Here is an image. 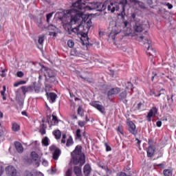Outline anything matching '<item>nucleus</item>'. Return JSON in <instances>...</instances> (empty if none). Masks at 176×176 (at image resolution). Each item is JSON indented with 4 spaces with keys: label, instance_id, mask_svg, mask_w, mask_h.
<instances>
[{
    "label": "nucleus",
    "instance_id": "1",
    "mask_svg": "<svg viewBox=\"0 0 176 176\" xmlns=\"http://www.w3.org/2000/svg\"><path fill=\"white\" fill-rule=\"evenodd\" d=\"M127 5V0H122L120 3L106 1L104 3L90 2L89 0H78L73 3L72 8L63 12H58L55 16L56 19L61 21L63 28L69 35L76 34L81 35V41L84 45H89V37L87 34L93 26L91 19L89 15L85 14L86 10H97L102 12L107 9L111 13L118 12L120 6L122 8V12Z\"/></svg>",
    "mask_w": 176,
    "mask_h": 176
},
{
    "label": "nucleus",
    "instance_id": "2",
    "mask_svg": "<svg viewBox=\"0 0 176 176\" xmlns=\"http://www.w3.org/2000/svg\"><path fill=\"white\" fill-rule=\"evenodd\" d=\"M122 28L123 29L126 36H133L131 23L127 21H125L121 23H116V25L112 28L110 33V36H111L112 39H115V38H116V35H118V34H120L122 32Z\"/></svg>",
    "mask_w": 176,
    "mask_h": 176
},
{
    "label": "nucleus",
    "instance_id": "3",
    "mask_svg": "<svg viewBox=\"0 0 176 176\" xmlns=\"http://www.w3.org/2000/svg\"><path fill=\"white\" fill-rule=\"evenodd\" d=\"M41 71H45L47 72L48 78L46 74H44L45 78V86L46 90H50L53 87V85H56V82H57L56 80V73H54V70L45 66L42 67Z\"/></svg>",
    "mask_w": 176,
    "mask_h": 176
},
{
    "label": "nucleus",
    "instance_id": "4",
    "mask_svg": "<svg viewBox=\"0 0 176 176\" xmlns=\"http://www.w3.org/2000/svg\"><path fill=\"white\" fill-rule=\"evenodd\" d=\"M74 164H80L82 166L86 163V156L82 153V146H77L75 150L72 153Z\"/></svg>",
    "mask_w": 176,
    "mask_h": 176
},
{
    "label": "nucleus",
    "instance_id": "5",
    "mask_svg": "<svg viewBox=\"0 0 176 176\" xmlns=\"http://www.w3.org/2000/svg\"><path fill=\"white\" fill-rule=\"evenodd\" d=\"M133 30L134 32H137L138 34H140V32H142V31L145 30H149V23H141L136 21L135 22V24L133 25Z\"/></svg>",
    "mask_w": 176,
    "mask_h": 176
},
{
    "label": "nucleus",
    "instance_id": "6",
    "mask_svg": "<svg viewBox=\"0 0 176 176\" xmlns=\"http://www.w3.org/2000/svg\"><path fill=\"white\" fill-rule=\"evenodd\" d=\"M152 42L148 38H144V45H147L146 54L150 56L152 60L153 57H156V50L151 47Z\"/></svg>",
    "mask_w": 176,
    "mask_h": 176
},
{
    "label": "nucleus",
    "instance_id": "7",
    "mask_svg": "<svg viewBox=\"0 0 176 176\" xmlns=\"http://www.w3.org/2000/svg\"><path fill=\"white\" fill-rule=\"evenodd\" d=\"M157 108L156 107H153L152 109H151L146 116V119L147 122H152V118H155L157 115Z\"/></svg>",
    "mask_w": 176,
    "mask_h": 176
},
{
    "label": "nucleus",
    "instance_id": "8",
    "mask_svg": "<svg viewBox=\"0 0 176 176\" xmlns=\"http://www.w3.org/2000/svg\"><path fill=\"white\" fill-rule=\"evenodd\" d=\"M155 141L153 140H149L148 142V148L147 150V157H153V155H155V148L153 147V144Z\"/></svg>",
    "mask_w": 176,
    "mask_h": 176
},
{
    "label": "nucleus",
    "instance_id": "9",
    "mask_svg": "<svg viewBox=\"0 0 176 176\" xmlns=\"http://www.w3.org/2000/svg\"><path fill=\"white\" fill-rule=\"evenodd\" d=\"M50 150L51 152H54L53 159L54 160H58V157H60V155H61V151H60L59 148H57L56 145L54 144L50 147Z\"/></svg>",
    "mask_w": 176,
    "mask_h": 176
},
{
    "label": "nucleus",
    "instance_id": "10",
    "mask_svg": "<svg viewBox=\"0 0 176 176\" xmlns=\"http://www.w3.org/2000/svg\"><path fill=\"white\" fill-rule=\"evenodd\" d=\"M127 125L129 126V131L131 134H133V135H137V134H138V131L137 130L135 123L132 121H128Z\"/></svg>",
    "mask_w": 176,
    "mask_h": 176
},
{
    "label": "nucleus",
    "instance_id": "11",
    "mask_svg": "<svg viewBox=\"0 0 176 176\" xmlns=\"http://www.w3.org/2000/svg\"><path fill=\"white\" fill-rule=\"evenodd\" d=\"M91 107H94V108H96L99 112L102 113L103 115H105V107L102 106V104H98V102H92L91 103Z\"/></svg>",
    "mask_w": 176,
    "mask_h": 176
},
{
    "label": "nucleus",
    "instance_id": "12",
    "mask_svg": "<svg viewBox=\"0 0 176 176\" xmlns=\"http://www.w3.org/2000/svg\"><path fill=\"white\" fill-rule=\"evenodd\" d=\"M6 174L10 176H19V173H17V170L16 168L13 166H9L6 168Z\"/></svg>",
    "mask_w": 176,
    "mask_h": 176
},
{
    "label": "nucleus",
    "instance_id": "13",
    "mask_svg": "<svg viewBox=\"0 0 176 176\" xmlns=\"http://www.w3.org/2000/svg\"><path fill=\"white\" fill-rule=\"evenodd\" d=\"M50 118H52V116H48L47 120L50 126H57V124H58V122H60V120H58V118H57V116L54 114H52V120L51 122Z\"/></svg>",
    "mask_w": 176,
    "mask_h": 176
},
{
    "label": "nucleus",
    "instance_id": "14",
    "mask_svg": "<svg viewBox=\"0 0 176 176\" xmlns=\"http://www.w3.org/2000/svg\"><path fill=\"white\" fill-rule=\"evenodd\" d=\"M127 91L126 90L121 89V91L118 94V99L120 101H122L124 104H127Z\"/></svg>",
    "mask_w": 176,
    "mask_h": 176
},
{
    "label": "nucleus",
    "instance_id": "15",
    "mask_svg": "<svg viewBox=\"0 0 176 176\" xmlns=\"http://www.w3.org/2000/svg\"><path fill=\"white\" fill-rule=\"evenodd\" d=\"M49 91H50V90H46L45 88V93L48 100H50V102H55L57 95L53 92L49 93Z\"/></svg>",
    "mask_w": 176,
    "mask_h": 176
},
{
    "label": "nucleus",
    "instance_id": "16",
    "mask_svg": "<svg viewBox=\"0 0 176 176\" xmlns=\"http://www.w3.org/2000/svg\"><path fill=\"white\" fill-rule=\"evenodd\" d=\"M122 91V89L120 87L112 88L107 92L108 97H112V96H116Z\"/></svg>",
    "mask_w": 176,
    "mask_h": 176
},
{
    "label": "nucleus",
    "instance_id": "17",
    "mask_svg": "<svg viewBox=\"0 0 176 176\" xmlns=\"http://www.w3.org/2000/svg\"><path fill=\"white\" fill-rule=\"evenodd\" d=\"M50 32H49L50 36H53L54 38H56L57 36V34H58V29L57 27L54 25H51L50 27Z\"/></svg>",
    "mask_w": 176,
    "mask_h": 176
},
{
    "label": "nucleus",
    "instance_id": "18",
    "mask_svg": "<svg viewBox=\"0 0 176 176\" xmlns=\"http://www.w3.org/2000/svg\"><path fill=\"white\" fill-rule=\"evenodd\" d=\"M14 146L19 153H23V152H24V148L23 147V145L21 144V143L19 142H15Z\"/></svg>",
    "mask_w": 176,
    "mask_h": 176
},
{
    "label": "nucleus",
    "instance_id": "19",
    "mask_svg": "<svg viewBox=\"0 0 176 176\" xmlns=\"http://www.w3.org/2000/svg\"><path fill=\"white\" fill-rule=\"evenodd\" d=\"M83 173L85 176L90 175V173H91V166L89 164H85L83 168Z\"/></svg>",
    "mask_w": 176,
    "mask_h": 176
},
{
    "label": "nucleus",
    "instance_id": "20",
    "mask_svg": "<svg viewBox=\"0 0 176 176\" xmlns=\"http://www.w3.org/2000/svg\"><path fill=\"white\" fill-rule=\"evenodd\" d=\"M21 90L23 91V94L24 95L27 94V93H32V91H34V88L31 86L25 87L23 86L21 87Z\"/></svg>",
    "mask_w": 176,
    "mask_h": 176
},
{
    "label": "nucleus",
    "instance_id": "21",
    "mask_svg": "<svg viewBox=\"0 0 176 176\" xmlns=\"http://www.w3.org/2000/svg\"><path fill=\"white\" fill-rule=\"evenodd\" d=\"M130 2L134 3L135 6H139L140 9H145V4H144V3H142V1H140L138 0H130Z\"/></svg>",
    "mask_w": 176,
    "mask_h": 176
},
{
    "label": "nucleus",
    "instance_id": "22",
    "mask_svg": "<svg viewBox=\"0 0 176 176\" xmlns=\"http://www.w3.org/2000/svg\"><path fill=\"white\" fill-rule=\"evenodd\" d=\"M75 140L77 141H82V131L80 129H78L76 131Z\"/></svg>",
    "mask_w": 176,
    "mask_h": 176
},
{
    "label": "nucleus",
    "instance_id": "23",
    "mask_svg": "<svg viewBox=\"0 0 176 176\" xmlns=\"http://www.w3.org/2000/svg\"><path fill=\"white\" fill-rule=\"evenodd\" d=\"M74 173L76 176H82V166H74Z\"/></svg>",
    "mask_w": 176,
    "mask_h": 176
},
{
    "label": "nucleus",
    "instance_id": "24",
    "mask_svg": "<svg viewBox=\"0 0 176 176\" xmlns=\"http://www.w3.org/2000/svg\"><path fill=\"white\" fill-rule=\"evenodd\" d=\"M52 134H53V135H54L56 140H60V138H61V131L60 130H58V129L54 130L52 132Z\"/></svg>",
    "mask_w": 176,
    "mask_h": 176
},
{
    "label": "nucleus",
    "instance_id": "25",
    "mask_svg": "<svg viewBox=\"0 0 176 176\" xmlns=\"http://www.w3.org/2000/svg\"><path fill=\"white\" fill-rule=\"evenodd\" d=\"M72 145H74V139L72 138V136H69L66 142V146H72Z\"/></svg>",
    "mask_w": 176,
    "mask_h": 176
},
{
    "label": "nucleus",
    "instance_id": "26",
    "mask_svg": "<svg viewBox=\"0 0 176 176\" xmlns=\"http://www.w3.org/2000/svg\"><path fill=\"white\" fill-rule=\"evenodd\" d=\"M12 131H19V130H20V125H19V124H17L16 122H12Z\"/></svg>",
    "mask_w": 176,
    "mask_h": 176
},
{
    "label": "nucleus",
    "instance_id": "27",
    "mask_svg": "<svg viewBox=\"0 0 176 176\" xmlns=\"http://www.w3.org/2000/svg\"><path fill=\"white\" fill-rule=\"evenodd\" d=\"M31 156L35 162L39 160V155H38L35 151L31 153Z\"/></svg>",
    "mask_w": 176,
    "mask_h": 176
},
{
    "label": "nucleus",
    "instance_id": "28",
    "mask_svg": "<svg viewBox=\"0 0 176 176\" xmlns=\"http://www.w3.org/2000/svg\"><path fill=\"white\" fill-rule=\"evenodd\" d=\"M163 174L164 176H173V170L170 169H165L163 171Z\"/></svg>",
    "mask_w": 176,
    "mask_h": 176
},
{
    "label": "nucleus",
    "instance_id": "29",
    "mask_svg": "<svg viewBox=\"0 0 176 176\" xmlns=\"http://www.w3.org/2000/svg\"><path fill=\"white\" fill-rule=\"evenodd\" d=\"M42 144L44 145V146H49V138H47V136H45L42 140Z\"/></svg>",
    "mask_w": 176,
    "mask_h": 176
},
{
    "label": "nucleus",
    "instance_id": "30",
    "mask_svg": "<svg viewBox=\"0 0 176 176\" xmlns=\"http://www.w3.org/2000/svg\"><path fill=\"white\" fill-rule=\"evenodd\" d=\"M43 42H45V36L41 35L38 36V43L41 46H43Z\"/></svg>",
    "mask_w": 176,
    "mask_h": 176
},
{
    "label": "nucleus",
    "instance_id": "31",
    "mask_svg": "<svg viewBox=\"0 0 176 176\" xmlns=\"http://www.w3.org/2000/svg\"><path fill=\"white\" fill-rule=\"evenodd\" d=\"M70 56H79V52L76 48H73L70 51Z\"/></svg>",
    "mask_w": 176,
    "mask_h": 176
},
{
    "label": "nucleus",
    "instance_id": "32",
    "mask_svg": "<svg viewBox=\"0 0 176 176\" xmlns=\"http://www.w3.org/2000/svg\"><path fill=\"white\" fill-rule=\"evenodd\" d=\"M125 89L126 90H129V89H131V90H133L134 87H133V84L131 82H127L126 83H125Z\"/></svg>",
    "mask_w": 176,
    "mask_h": 176
},
{
    "label": "nucleus",
    "instance_id": "33",
    "mask_svg": "<svg viewBox=\"0 0 176 176\" xmlns=\"http://www.w3.org/2000/svg\"><path fill=\"white\" fill-rule=\"evenodd\" d=\"M118 176H131V172H120L118 174Z\"/></svg>",
    "mask_w": 176,
    "mask_h": 176
},
{
    "label": "nucleus",
    "instance_id": "34",
    "mask_svg": "<svg viewBox=\"0 0 176 176\" xmlns=\"http://www.w3.org/2000/svg\"><path fill=\"white\" fill-rule=\"evenodd\" d=\"M67 45L69 47H74L75 46V43L72 40H68L67 41Z\"/></svg>",
    "mask_w": 176,
    "mask_h": 176
},
{
    "label": "nucleus",
    "instance_id": "35",
    "mask_svg": "<svg viewBox=\"0 0 176 176\" xmlns=\"http://www.w3.org/2000/svg\"><path fill=\"white\" fill-rule=\"evenodd\" d=\"M54 12H50L46 15L47 17V23H50V19L53 17Z\"/></svg>",
    "mask_w": 176,
    "mask_h": 176
},
{
    "label": "nucleus",
    "instance_id": "36",
    "mask_svg": "<svg viewBox=\"0 0 176 176\" xmlns=\"http://www.w3.org/2000/svg\"><path fill=\"white\" fill-rule=\"evenodd\" d=\"M85 111L83 110V109L82 108V107H79L78 109V114L80 115L81 116H83Z\"/></svg>",
    "mask_w": 176,
    "mask_h": 176
},
{
    "label": "nucleus",
    "instance_id": "37",
    "mask_svg": "<svg viewBox=\"0 0 176 176\" xmlns=\"http://www.w3.org/2000/svg\"><path fill=\"white\" fill-rule=\"evenodd\" d=\"M117 131L123 135V126L122 125L118 126Z\"/></svg>",
    "mask_w": 176,
    "mask_h": 176
},
{
    "label": "nucleus",
    "instance_id": "38",
    "mask_svg": "<svg viewBox=\"0 0 176 176\" xmlns=\"http://www.w3.org/2000/svg\"><path fill=\"white\" fill-rule=\"evenodd\" d=\"M104 146L106 148L107 152H109V151H112V148H111V146L109 145H108V143H104Z\"/></svg>",
    "mask_w": 176,
    "mask_h": 176
},
{
    "label": "nucleus",
    "instance_id": "39",
    "mask_svg": "<svg viewBox=\"0 0 176 176\" xmlns=\"http://www.w3.org/2000/svg\"><path fill=\"white\" fill-rule=\"evenodd\" d=\"M155 166H157V167H160V168H164L166 167V162H162L160 164H155Z\"/></svg>",
    "mask_w": 176,
    "mask_h": 176
},
{
    "label": "nucleus",
    "instance_id": "40",
    "mask_svg": "<svg viewBox=\"0 0 176 176\" xmlns=\"http://www.w3.org/2000/svg\"><path fill=\"white\" fill-rule=\"evenodd\" d=\"M66 138H67V135L65 134H63V137H62V139H61V144H65L66 142Z\"/></svg>",
    "mask_w": 176,
    "mask_h": 176
},
{
    "label": "nucleus",
    "instance_id": "41",
    "mask_svg": "<svg viewBox=\"0 0 176 176\" xmlns=\"http://www.w3.org/2000/svg\"><path fill=\"white\" fill-rule=\"evenodd\" d=\"M166 91V90L164 89H162L160 91V93L158 95H155V97H160V96H162V94H164V92Z\"/></svg>",
    "mask_w": 176,
    "mask_h": 176
},
{
    "label": "nucleus",
    "instance_id": "42",
    "mask_svg": "<svg viewBox=\"0 0 176 176\" xmlns=\"http://www.w3.org/2000/svg\"><path fill=\"white\" fill-rule=\"evenodd\" d=\"M72 170L71 169H68L66 171L65 176H72Z\"/></svg>",
    "mask_w": 176,
    "mask_h": 176
},
{
    "label": "nucleus",
    "instance_id": "43",
    "mask_svg": "<svg viewBox=\"0 0 176 176\" xmlns=\"http://www.w3.org/2000/svg\"><path fill=\"white\" fill-rule=\"evenodd\" d=\"M85 124H86V122L85 121H78V126H80V127L85 126Z\"/></svg>",
    "mask_w": 176,
    "mask_h": 176
},
{
    "label": "nucleus",
    "instance_id": "44",
    "mask_svg": "<svg viewBox=\"0 0 176 176\" xmlns=\"http://www.w3.org/2000/svg\"><path fill=\"white\" fill-rule=\"evenodd\" d=\"M39 131L41 135H45V134H46V129L45 128H42Z\"/></svg>",
    "mask_w": 176,
    "mask_h": 176
},
{
    "label": "nucleus",
    "instance_id": "45",
    "mask_svg": "<svg viewBox=\"0 0 176 176\" xmlns=\"http://www.w3.org/2000/svg\"><path fill=\"white\" fill-rule=\"evenodd\" d=\"M16 75L18 78H23L24 76V73H23V72H18Z\"/></svg>",
    "mask_w": 176,
    "mask_h": 176
},
{
    "label": "nucleus",
    "instance_id": "46",
    "mask_svg": "<svg viewBox=\"0 0 176 176\" xmlns=\"http://www.w3.org/2000/svg\"><path fill=\"white\" fill-rule=\"evenodd\" d=\"M34 91L36 93H39V91H41V87H39V86H34Z\"/></svg>",
    "mask_w": 176,
    "mask_h": 176
},
{
    "label": "nucleus",
    "instance_id": "47",
    "mask_svg": "<svg viewBox=\"0 0 176 176\" xmlns=\"http://www.w3.org/2000/svg\"><path fill=\"white\" fill-rule=\"evenodd\" d=\"M42 164L43 166H45V167H47V166H49V162H47V160H43V162H42Z\"/></svg>",
    "mask_w": 176,
    "mask_h": 176
},
{
    "label": "nucleus",
    "instance_id": "48",
    "mask_svg": "<svg viewBox=\"0 0 176 176\" xmlns=\"http://www.w3.org/2000/svg\"><path fill=\"white\" fill-rule=\"evenodd\" d=\"M3 131H5V128H0V137H2V135H3Z\"/></svg>",
    "mask_w": 176,
    "mask_h": 176
},
{
    "label": "nucleus",
    "instance_id": "49",
    "mask_svg": "<svg viewBox=\"0 0 176 176\" xmlns=\"http://www.w3.org/2000/svg\"><path fill=\"white\" fill-rule=\"evenodd\" d=\"M43 79V76H42V75L41 74V73H39V76H38V83H41V82H42V80Z\"/></svg>",
    "mask_w": 176,
    "mask_h": 176
},
{
    "label": "nucleus",
    "instance_id": "50",
    "mask_svg": "<svg viewBox=\"0 0 176 176\" xmlns=\"http://www.w3.org/2000/svg\"><path fill=\"white\" fill-rule=\"evenodd\" d=\"M157 127H162V121H157L156 122Z\"/></svg>",
    "mask_w": 176,
    "mask_h": 176
},
{
    "label": "nucleus",
    "instance_id": "51",
    "mask_svg": "<svg viewBox=\"0 0 176 176\" xmlns=\"http://www.w3.org/2000/svg\"><path fill=\"white\" fill-rule=\"evenodd\" d=\"M136 16H137V14L135 13L131 14V19H133V20H134L135 21Z\"/></svg>",
    "mask_w": 176,
    "mask_h": 176
},
{
    "label": "nucleus",
    "instance_id": "52",
    "mask_svg": "<svg viewBox=\"0 0 176 176\" xmlns=\"http://www.w3.org/2000/svg\"><path fill=\"white\" fill-rule=\"evenodd\" d=\"M36 176H43V173H42L41 172H36Z\"/></svg>",
    "mask_w": 176,
    "mask_h": 176
},
{
    "label": "nucleus",
    "instance_id": "53",
    "mask_svg": "<svg viewBox=\"0 0 176 176\" xmlns=\"http://www.w3.org/2000/svg\"><path fill=\"white\" fill-rule=\"evenodd\" d=\"M19 85H25V83H27V82L25 80H20L19 81Z\"/></svg>",
    "mask_w": 176,
    "mask_h": 176
},
{
    "label": "nucleus",
    "instance_id": "54",
    "mask_svg": "<svg viewBox=\"0 0 176 176\" xmlns=\"http://www.w3.org/2000/svg\"><path fill=\"white\" fill-rule=\"evenodd\" d=\"M141 107H142V103H138L137 106V109H141Z\"/></svg>",
    "mask_w": 176,
    "mask_h": 176
},
{
    "label": "nucleus",
    "instance_id": "55",
    "mask_svg": "<svg viewBox=\"0 0 176 176\" xmlns=\"http://www.w3.org/2000/svg\"><path fill=\"white\" fill-rule=\"evenodd\" d=\"M173 97H174V95H171V99L170 100V98H168V101H169V102H170V104H172L173 100Z\"/></svg>",
    "mask_w": 176,
    "mask_h": 176
},
{
    "label": "nucleus",
    "instance_id": "56",
    "mask_svg": "<svg viewBox=\"0 0 176 176\" xmlns=\"http://www.w3.org/2000/svg\"><path fill=\"white\" fill-rule=\"evenodd\" d=\"M166 6H168V9H173V6L171 4H170V3H168L166 4Z\"/></svg>",
    "mask_w": 176,
    "mask_h": 176
},
{
    "label": "nucleus",
    "instance_id": "57",
    "mask_svg": "<svg viewBox=\"0 0 176 176\" xmlns=\"http://www.w3.org/2000/svg\"><path fill=\"white\" fill-rule=\"evenodd\" d=\"M148 5H152L153 3V1L152 0H146Z\"/></svg>",
    "mask_w": 176,
    "mask_h": 176
},
{
    "label": "nucleus",
    "instance_id": "58",
    "mask_svg": "<svg viewBox=\"0 0 176 176\" xmlns=\"http://www.w3.org/2000/svg\"><path fill=\"white\" fill-rule=\"evenodd\" d=\"M18 86H20V83H19V82H15V83L14 84V87H18Z\"/></svg>",
    "mask_w": 176,
    "mask_h": 176
},
{
    "label": "nucleus",
    "instance_id": "59",
    "mask_svg": "<svg viewBox=\"0 0 176 176\" xmlns=\"http://www.w3.org/2000/svg\"><path fill=\"white\" fill-rule=\"evenodd\" d=\"M0 76H1V78H6V74L2 73L1 74H0Z\"/></svg>",
    "mask_w": 176,
    "mask_h": 176
},
{
    "label": "nucleus",
    "instance_id": "60",
    "mask_svg": "<svg viewBox=\"0 0 176 176\" xmlns=\"http://www.w3.org/2000/svg\"><path fill=\"white\" fill-rule=\"evenodd\" d=\"M6 71H8V69H1V72H2V74H5V72H6Z\"/></svg>",
    "mask_w": 176,
    "mask_h": 176
},
{
    "label": "nucleus",
    "instance_id": "61",
    "mask_svg": "<svg viewBox=\"0 0 176 176\" xmlns=\"http://www.w3.org/2000/svg\"><path fill=\"white\" fill-rule=\"evenodd\" d=\"M2 118H3V113L0 111V118L2 119Z\"/></svg>",
    "mask_w": 176,
    "mask_h": 176
},
{
    "label": "nucleus",
    "instance_id": "62",
    "mask_svg": "<svg viewBox=\"0 0 176 176\" xmlns=\"http://www.w3.org/2000/svg\"><path fill=\"white\" fill-rule=\"evenodd\" d=\"M21 113H22V115H23V116H27V112H25V111H22Z\"/></svg>",
    "mask_w": 176,
    "mask_h": 176
},
{
    "label": "nucleus",
    "instance_id": "63",
    "mask_svg": "<svg viewBox=\"0 0 176 176\" xmlns=\"http://www.w3.org/2000/svg\"><path fill=\"white\" fill-rule=\"evenodd\" d=\"M6 91H1V96H5V92H6Z\"/></svg>",
    "mask_w": 176,
    "mask_h": 176
},
{
    "label": "nucleus",
    "instance_id": "64",
    "mask_svg": "<svg viewBox=\"0 0 176 176\" xmlns=\"http://www.w3.org/2000/svg\"><path fill=\"white\" fill-rule=\"evenodd\" d=\"M136 141H138V145H141V140L136 139Z\"/></svg>",
    "mask_w": 176,
    "mask_h": 176
}]
</instances>
